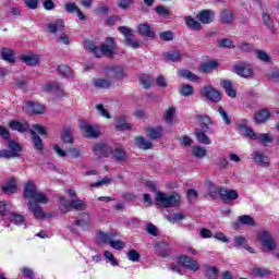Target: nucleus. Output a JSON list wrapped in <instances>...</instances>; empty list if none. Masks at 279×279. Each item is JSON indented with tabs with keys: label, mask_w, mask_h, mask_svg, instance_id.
<instances>
[{
	"label": "nucleus",
	"mask_w": 279,
	"mask_h": 279,
	"mask_svg": "<svg viewBox=\"0 0 279 279\" xmlns=\"http://www.w3.org/2000/svg\"><path fill=\"white\" fill-rule=\"evenodd\" d=\"M155 199L161 208H178L182 204V197L178 193L167 194L157 192Z\"/></svg>",
	"instance_id": "f257e3e1"
},
{
	"label": "nucleus",
	"mask_w": 279,
	"mask_h": 279,
	"mask_svg": "<svg viewBox=\"0 0 279 279\" xmlns=\"http://www.w3.org/2000/svg\"><path fill=\"white\" fill-rule=\"evenodd\" d=\"M24 199L29 202H37L38 204H49V198L36 187L34 181H28L24 186Z\"/></svg>",
	"instance_id": "f03ea898"
},
{
	"label": "nucleus",
	"mask_w": 279,
	"mask_h": 279,
	"mask_svg": "<svg viewBox=\"0 0 279 279\" xmlns=\"http://www.w3.org/2000/svg\"><path fill=\"white\" fill-rule=\"evenodd\" d=\"M206 186H208L210 193H217L220 195L222 202L228 204V202H234V199H239V192L236 190H228L226 187H217L213 181H207Z\"/></svg>",
	"instance_id": "7ed1b4c3"
},
{
	"label": "nucleus",
	"mask_w": 279,
	"mask_h": 279,
	"mask_svg": "<svg viewBox=\"0 0 279 279\" xmlns=\"http://www.w3.org/2000/svg\"><path fill=\"white\" fill-rule=\"evenodd\" d=\"M117 52V40L114 37H107L105 41L100 45L99 50H97V58H114V53Z\"/></svg>",
	"instance_id": "20e7f679"
},
{
	"label": "nucleus",
	"mask_w": 279,
	"mask_h": 279,
	"mask_svg": "<svg viewBox=\"0 0 279 279\" xmlns=\"http://www.w3.org/2000/svg\"><path fill=\"white\" fill-rule=\"evenodd\" d=\"M61 213H71V210H85L86 203L82 199L66 201L64 196L59 197Z\"/></svg>",
	"instance_id": "39448f33"
},
{
	"label": "nucleus",
	"mask_w": 279,
	"mask_h": 279,
	"mask_svg": "<svg viewBox=\"0 0 279 279\" xmlns=\"http://www.w3.org/2000/svg\"><path fill=\"white\" fill-rule=\"evenodd\" d=\"M78 128L85 138H99V135L101 134L99 125L93 124L86 120H81Z\"/></svg>",
	"instance_id": "423d86ee"
},
{
	"label": "nucleus",
	"mask_w": 279,
	"mask_h": 279,
	"mask_svg": "<svg viewBox=\"0 0 279 279\" xmlns=\"http://www.w3.org/2000/svg\"><path fill=\"white\" fill-rule=\"evenodd\" d=\"M201 95L205 97V99H208V101H214V104L221 101V94L210 85L201 88Z\"/></svg>",
	"instance_id": "0eeeda50"
},
{
	"label": "nucleus",
	"mask_w": 279,
	"mask_h": 279,
	"mask_svg": "<svg viewBox=\"0 0 279 279\" xmlns=\"http://www.w3.org/2000/svg\"><path fill=\"white\" fill-rule=\"evenodd\" d=\"M106 73L109 77L123 80L125 77V68L123 65H111L106 69Z\"/></svg>",
	"instance_id": "6e6552de"
},
{
	"label": "nucleus",
	"mask_w": 279,
	"mask_h": 279,
	"mask_svg": "<svg viewBox=\"0 0 279 279\" xmlns=\"http://www.w3.org/2000/svg\"><path fill=\"white\" fill-rule=\"evenodd\" d=\"M252 157V160H254V162L256 165H258V167H264L265 169L269 168V156L258 151V150H255L253 151V154L251 155Z\"/></svg>",
	"instance_id": "1a4fd4ad"
},
{
	"label": "nucleus",
	"mask_w": 279,
	"mask_h": 279,
	"mask_svg": "<svg viewBox=\"0 0 279 279\" xmlns=\"http://www.w3.org/2000/svg\"><path fill=\"white\" fill-rule=\"evenodd\" d=\"M179 263H182L183 267H185V269H190L191 271H199V264H197V260L186 256V255H182L179 258Z\"/></svg>",
	"instance_id": "9d476101"
},
{
	"label": "nucleus",
	"mask_w": 279,
	"mask_h": 279,
	"mask_svg": "<svg viewBox=\"0 0 279 279\" xmlns=\"http://www.w3.org/2000/svg\"><path fill=\"white\" fill-rule=\"evenodd\" d=\"M31 213H33L35 219H45L47 215L43 213V207L38 204V202L34 201H28L27 204Z\"/></svg>",
	"instance_id": "9b49d317"
},
{
	"label": "nucleus",
	"mask_w": 279,
	"mask_h": 279,
	"mask_svg": "<svg viewBox=\"0 0 279 279\" xmlns=\"http://www.w3.org/2000/svg\"><path fill=\"white\" fill-rule=\"evenodd\" d=\"M269 119H271V113L267 109H262L254 113L256 125H263V123H267Z\"/></svg>",
	"instance_id": "f8f14e48"
},
{
	"label": "nucleus",
	"mask_w": 279,
	"mask_h": 279,
	"mask_svg": "<svg viewBox=\"0 0 279 279\" xmlns=\"http://www.w3.org/2000/svg\"><path fill=\"white\" fill-rule=\"evenodd\" d=\"M258 239L264 247H267V250H274L276 247V242H274V238H271V234L269 232H262L258 235Z\"/></svg>",
	"instance_id": "ddd939ff"
},
{
	"label": "nucleus",
	"mask_w": 279,
	"mask_h": 279,
	"mask_svg": "<svg viewBox=\"0 0 279 279\" xmlns=\"http://www.w3.org/2000/svg\"><path fill=\"white\" fill-rule=\"evenodd\" d=\"M24 110L25 112H28V114H43L45 112V107L37 102L29 101L26 102Z\"/></svg>",
	"instance_id": "4468645a"
},
{
	"label": "nucleus",
	"mask_w": 279,
	"mask_h": 279,
	"mask_svg": "<svg viewBox=\"0 0 279 279\" xmlns=\"http://www.w3.org/2000/svg\"><path fill=\"white\" fill-rule=\"evenodd\" d=\"M215 19V13L210 10H203L197 14V20L199 23H203V25H209V23H213Z\"/></svg>",
	"instance_id": "2eb2a0df"
},
{
	"label": "nucleus",
	"mask_w": 279,
	"mask_h": 279,
	"mask_svg": "<svg viewBox=\"0 0 279 279\" xmlns=\"http://www.w3.org/2000/svg\"><path fill=\"white\" fill-rule=\"evenodd\" d=\"M10 130H13L15 132H20L21 134L27 132L29 130V123L27 122H20L16 120H12L8 123Z\"/></svg>",
	"instance_id": "dca6fc26"
},
{
	"label": "nucleus",
	"mask_w": 279,
	"mask_h": 279,
	"mask_svg": "<svg viewBox=\"0 0 279 279\" xmlns=\"http://www.w3.org/2000/svg\"><path fill=\"white\" fill-rule=\"evenodd\" d=\"M220 23H222V25H232V23H234V12L223 9L220 12Z\"/></svg>",
	"instance_id": "f3484780"
},
{
	"label": "nucleus",
	"mask_w": 279,
	"mask_h": 279,
	"mask_svg": "<svg viewBox=\"0 0 279 279\" xmlns=\"http://www.w3.org/2000/svg\"><path fill=\"white\" fill-rule=\"evenodd\" d=\"M45 90L46 93H54V95H57V97H64V88H62V84L60 83H51V84H47L45 86Z\"/></svg>",
	"instance_id": "a211bd4d"
},
{
	"label": "nucleus",
	"mask_w": 279,
	"mask_h": 279,
	"mask_svg": "<svg viewBox=\"0 0 279 279\" xmlns=\"http://www.w3.org/2000/svg\"><path fill=\"white\" fill-rule=\"evenodd\" d=\"M137 32L141 34V36H146V38H156V33L147 23L140 24L137 26Z\"/></svg>",
	"instance_id": "6ab92c4d"
},
{
	"label": "nucleus",
	"mask_w": 279,
	"mask_h": 279,
	"mask_svg": "<svg viewBox=\"0 0 279 279\" xmlns=\"http://www.w3.org/2000/svg\"><path fill=\"white\" fill-rule=\"evenodd\" d=\"M238 130L241 136H246V138H251V141H256V132L245 124H238Z\"/></svg>",
	"instance_id": "aec40b11"
},
{
	"label": "nucleus",
	"mask_w": 279,
	"mask_h": 279,
	"mask_svg": "<svg viewBox=\"0 0 279 279\" xmlns=\"http://www.w3.org/2000/svg\"><path fill=\"white\" fill-rule=\"evenodd\" d=\"M20 60L27 64L28 66H38V62H40V57L38 54H22Z\"/></svg>",
	"instance_id": "412c9836"
},
{
	"label": "nucleus",
	"mask_w": 279,
	"mask_h": 279,
	"mask_svg": "<svg viewBox=\"0 0 279 279\" xmlns=\"http://www.w3.org/2000/svg\"><path fill=\"white\" fill-rule=\"evenodd\" d=\"M17 190L16 179L12 178L10 179L3 186H2V193L5 195H14Z\"/></svg>",
	"instance_id": "4be33fe9"
},
{
	"label": "nucleus",
	"mask_w": 279,
	"mask_h": 279,
	"mask_svg": "<svg viewBox=\"0 0 279 279\" xmlns=\"http://www.w3.org/2000/svg\"><path fill=\"white\" fill-rule=\"evenodd\" d=\"M117 236V233L116 232H109V233H106V232H97L96 234V241L97 243H110L111 239H114Z\"/></svg>",
	"instance_id": "5701e85b"
},
{
	"label": "nucleus",
	"mask_w": 279,
	"mask_h": 279,
	"mask_svg": "<svg viewBox=\"0 0 279 279\" xmlns=\"http://www.w3.org/2000/svg\"><path fill=\"white\" fill-rule=\"evenodd\" d=\"M0 53L2 60H4L5 62H10V64H14V62H16V58L14 57V50L10 48H2Z\"/></svg>",
	"instance_id": "b1692460"
},
{
	"label": "nucleus",
	"mask_w": 279,
	"mask_h": 279,
	"mask_svg": "<svg viewBox=\"0 0 279 279\" xmlns=\"http://www.w3.org/2000/svg\"><path fill=\"white\" fill-rule=\"evenodd\" d=\"M198 125H201V130H210V125H213V120L208 116H196L195 117Z\"/></svg>",
	"instance_id": "393cba45"
},
{
	"label": "nucleus",
	"mask_w": 279,
	"mask_h": 279,
	"mask_svg": "<svg viewBox=\"0 0 279 279\" xmlns=\"http://www.w3.org/2000/svg\"><path fill=\"white\" fill-rule=\"evenodd\" d=\"M93 86H95V88L108 89L112 86V81L97 77L93 80Z\"/></svg>",
	"instance_id": "a878e982"
},
{
	"label": "nucleus",
	"mask_w": 279,
	"mask_h": 279,
	"mask_svg": "<svg viewBox=\"0 0 279 279\" xmlns=\"http://www.w3.org/2000/svg\"><path fill=\"white\" fill-rule=\"evenodd\" d=\"M135 146L138 147V149L147 150V149H151V147H154V144L149 140H146L145 137L140 136V137H135Z\"/></svg>",
	"instance_id": "bb28decb"
},
{
	"label": "nucleus",
	"mask_w": 279,
	"mask_h": 279,
	"mask_svg": "<svg viewBox=\"0 0 279 279\" xmlns=\"http://www.w3.org/2000/svg\"><path fill=\"white\" fill-rule=\"evenodd\" d=\"M234 73H236L238 75H240V77H252L253 72L250 68L245 66V64L243 65H234Z\"/></svg>",
	"instance_id": "cd10ccee"
},
{
	"label": "nucleus",
	"mask_w": 279,
	"mask_h": 279,
	"mask_svg": "<svg viewBox=\"0 0 279 279\" xmlns=\"http://www.w3.org/2000/svg\"><path fill=\"white\" fill-rule=\"evenodd\" d=\"M220 85L222 86V88L227 93L228 97H231L232 99H234L236 97V89H234V87H232V82L221 81Z\"/></svg>",
	"instance_id": "c85d7f7f"
},
{
	"label": "nucleus",
	"mask_w": 279,
	"mask_h": 279,
	"mask_svg": "<svg viewBox=\"0 0 279 279\" xmlns=\"http://www.w3.org/2000/svg\"><path fill=\"white\" fill-rule=\"evenodd\" d=\"M195 136H196V140L199 143H202L203 145H210V143H211L210 137H208V135H206V131H204L202 129L195 130Z\"/></svg>",
	"instance_id": "c756f323"
},
{
	"label": "nucleus",
	"mask_w": 279,
	"mask_h": 279,
	"mask_svg": "<svg viewBox=\"0 0 279 279\" xmlns=\"http://www.w3.org/2000/svg\"><path fill=\"white\" fill-rule=\"evenodd\" d=\"M112 156L117 162H125L128 158V154L125 153V149H123L122 147H117L112 151Z\"/></svg>",
	"instance_id": "7c9ffc66"
},
{
	"label": "nucleus",
	"mask_w": 279,
	"mask_h": 279,
	"mask_svg": "<svg viewBox=\"0 0 279 279\" xmlns=\"http://www.w3.org/2000/svg\"><path fill=\"white\" fill-rule=\"evenodd\" d=\"M108 145L106 144H96L94 145V153L98 156V158H106L108 156Z\"/></svg>",
	"instance_id": "2f4dec72"
},
{
	"label": "nucleus",
	"mask_w": 279,
	"mask_h": 279,
	"mask_svg": "<svg viewBox=\"0 0 279 279\" xmlns=\"http://www.w3.org/2000/svg\"><path fill=\"white\" fill-rule=\"evenodd\" d=\"M64 29V20H57L48 24V31L50 34H56V32H62Z\"/></svg>",
	"instance_id": "473e14b6"
},
{
	"label": "nucleus",
	"mask_w": 279,
	"mask_h": 279,
	"mask_svg": "<svg viewBox=\"0 0 279 279\" xmlns=\"http://www.w3.org/2000/svg\"><path fill=\"white\" fill-rule=\"evenodd\" d=\"M61 140L63 143L72 144L73 143V129L71 126H64L61 134Z\"/></svg>",
	"instance_id": "72a5a7b5"
},
{
	"label": "nucleus",
	"mask_w": 279,
	"mask_h": 279,
	"mask_svg": "<svg viewBox=\"0 0 279 279\" xmlns=\"http://www.w3.org/2000/svg\"><path fill=\"white\" fill-rule=\"evenodd\" d=\"M179 75L184 80H190V82H202V78L199 76L193 74V72L189 70H180Z\"/></svg>",
	"instance_id": "f704fd0d"
},
{
	"label": "nucleus",
	"mask_w": 279,
	"mask_h": 279,
	"mask_svg": "<svg viewBox=\"0 0 279 279\" xmlns=\"http://www.w3.org/2000/svg\"><path fill=\"white\" fill-rule=\"evenodd\" d=\"M184 21H185V25L190 29H194V32H199V29H202V24L195 21V19H193L192 16H185Z\"/></svg>",
	"instance_id": "c9c22d12"
},
{
	"label": "nucleus",
	"mask_w": 279,
	"mask_h": 279,
	"mask_svg": "<svg viewBox=\"0 0 279 279\" xmlns=\"http://www.w3.org/2000/svg\"><path fill=\"white\" fill-rule=\"evenodd\" d=\"M252 274L255 276V278H267V276H271V270L267 268L254 267L252 269Z\"/></svg>",
	"instance_id": "e433bc0d"
},
{
	"label": "nucleus",
	"mask_w": 279,
	"mask_h": 279,
	"mask_svg": "<svg viewBox=\"0 0 279 279\" xmlns=\"http://www.w3.org/2000/svg\"><path fill=\"white\" fill-rule=\"evenodd\" d=\"M116 130L118 132H125L126 130H132V125L125 122V117H120L117 121Z\"/></svg>",
	"instance_id": "4c0bfd02"
},
{
	"label": "nucleus",
	"mask_w": 279,
	"mask_h": 279,
	"mask_svg": "<svg viewBox=\"0 0 279 279\" xmlns=\"http://www.w3.org/2000/svg\"><path fill=\"white\" fill-rule=\"evenodd\" d=\"M29 132L32 134V141L35 149L43 151V140L34 130H29Z\"/></svg>",
	"instance_id": "58836bf2"
},
{
	"label": "nucleus",
	"mask_w": 279,
	"mask_h": 279,
	"mask_svg": "<svg viewBox=\"0 0 279 279\" xmlns=\"http://www.w3.org/2000/svg\"><path fill=\"white\" fill-rule=\"evenodd\" d=\"M256 141H259L262 145H265V147H267L269 143H274V137H271V135L268 133H259L256 134Z\"/></svg>",
	"instance_id": "ea45409f"
},
{
	"label": "nucleus",
	"mask_w": 279,
	"mask_h": 279,
	"mask_svg": "<svg viewBox=\"0 0 279 279\" xmlns=\"http://www.w3.org/2000/svg\"><path fill=\"white\" fill-rule=\"evenodd\" d=\"M238 221L242 225V226H250V227H256V221L254 220V218H252V216L250 215H242L238 218Z\"/></svg>",
	"instance_id": "a19ab883"
},
{
	"label": "nucleus",
	"mask_w": 279,
	"mask_h": 279,
	"mask_svg": "<svg viewBox=\"0 0 279 279\" xmlns=\"http://www.w3.org/2000/svg\"><path fill=\"white\" fill-rule=\"evenodd\" d=\"M146 133L148 134L149 138H151V141H156V138H160V136H162V128H148L146 129Z\"/></svg>",
	"instance_id": "79ce46f5"
},
{
	"label": "nucleus",
	"mask_w": 279,
	"mask_h": 279,
	"mask_svg": "<svg viewBox=\"0 0 279 279\" xmlns=\"http://www.w3.org/2000/svg\"><path fill=\"white\" fill-rule=\"evenodd\" d=\"M192 154L195 156V158H206L208 151L202 146H193Z\"/></svg>",
	"instance_id": "37998d69"
},
{
	"label": "nucleus",
	"mask_w": 279,
	"mask_h": 279,
	"mask_svg": "<svg viewBox=\"0 0 279 279\" xmlns=\"http://www.w3.org/2000/svg\"><path fill=\"white\" fill-rule=\"evenodd\" d=\"M11 223H14L15 226H23L25 223V217L21 214L13 213L9 217Z\"/></svg>",
	"instance_id": "c03bdc74"
},
{
	"label": "nucleus",
	"mask_w": 279,
	"mask_h": 279,
	"mask_svg": "<svg viewBox=\"0 0 279 279\" xmlns=\"http://www.w3.org/2000/svg\"><path fill=\"white\" fill-rule=\"evenodd\" d=\"M75 226H80L81 228H86L90 223V216L88 214H82L81 219L74 221Z\"/></svg>",
	"instance_id": "a18cd8bd"
},
{
	"label": "nucleus",
	"mask_w": 279,
	"mask_h": 279,
	"mask_svg": "<svg viewBox=\"0 0 279 279\" xmlns=\"http://www.w3.org/2000/svg\"><path fill=\"white\" fill-rule=\"evenodd\" d=\"M84 47L86 51H89V53H93L95 58H97V51H99V47L95 46V41L86 40Z\"/></svg>",
	"instance_id": "49530a36"
},
{
	"label": "nucleus",
	"mask_w": 279,
	"mask_h": 279,
	"mask_svg": "<svg viewBox=\"0 0 279 279\" xmlns=\"http://www.w3.org/2000/svg\"><path fill=\"white\" fill-rule=\"evenodd\" d=\"M179 93L180 95H182V97H191V95H193L195 90L191 85H183L179 88Z\"/></svg>",
	"instance_id": "de8ad7c7"
},
{
	"label": "nucleus",
	"mask_w": 279,
	"mask_h": 279,
	"mask_svg": "<svg viewBox=\"0 0 279 279\" xmlns=\"http://www.w3.org/2000/svg\"><path fill=\"white\" fill-rule=\"evenodd\" d=\"M173 117H175V108L174 107H170L168 110H166L163 119L166 121V123H173Z\"/></svg>",
	"instance_id": "09e8293b"
},
{
	"label": "nucleus",
	"mask_w": 279,
	"mask_h": 279,
	"mask_svg": "<svg viewBox=\"0 0 279 279\" xmlns=\"http://www.w3.org/2000/svg\"><path fill=\"white\" fill-rule=\"evenodd\" d=\"M245 245H247V240L245 236L235 235L233 238V247H245Z\"/></svg>",
	"instance_id": "8fccbe9b"
},
{
	"label": "nucleus",
	"mask_w": 279,
	"mask_h": 279,
	"mask_svg": "<svg viewBox=\"0 0 279 279\" xmlns=\"http://www.w3.org/2000/svg\"><path fill=\"white\" fill-rule=\"evenodd\" d=\"M9 150H11V154L16 158L21 151V145L14 141H10L8 145Z\"/></svg>",
	"instance_id": "3c124183"
},
{
	"label": "nucleus",
	"mask_w": 279,
	"mask_h": 279,
	"mask_svg": "<svg viewBox=\"0 0 279 279\" xmlns=\"http://www.w3.org/2000/svg\"><path fill=\"white\" fill-rule=\"evenodd\" d=\"M218 65L219 63H217V61H209L201 66V71H203V73H208L213 71V69H217Z\"/></svg>",
	"instance_id": "603ef678"
},
{
	"label": "nucleus",
	"mask_w": 279,
	"mask_h": 279,
	"mask_svg": "<svg viewBox=\"0 0 279 279\" xmlns=\"http://www.w3.org/2000/svg\"><path fill=\"white\" fill-rule=\"evenodd\" d=\"M126 256L132 263H138L141 260V253L136 250L129 251Z\"/></svg>",
	"instance_id": "864d4df0"
},
{
	"label": "nucleus",
	"mask_w": 279,
	"mask_h": 279,
	"mask_svg": "<svg viewBox=\"0 0 279 279\" xmlns=\"http://www.w3.org/2000/svg\"><path fill=\"white\" fill-rule=\"evenodd\" d=\"M104 256H105L107 263H110V265H112V267L119 266V260H117L114 258V255L111 252L105 251Z\"/></svg>",
	"instance_id": "5fc2aeb1"
},
{
	"label": "nucleus",
	"mask_w": 279,
	"mask_h": 279,
	"mask_svg": "<svg viewBox=\"0 0 279 279\" xmlns=\"http://www.w3.org/2000/svg\"><path fill=\"white\" fill-rule=\"evenodd\" d=\"M181 58L182 54L180 51H170L166 53V60H170L171 62H178Z\"/></svg>",
	"instance_id": "6e6d98bb"
},
{
	"label": "nucleus",
	"mask_w": 279,
	"mask_h": 279,
	"mask_svg": "<svg viewBox=\"0 0 279 279\" xmlns=\"http://www.w3.org/2000/svg\"><path fill=\"white\" fill-rule=\"evenodd\" d=\"M255 54L258 58V60H262V62H271V57H269V54L266 53L265 50H256Z\"/></svg>",
	"instance_id": "4d7b16f0"
},
{
	"label": "nucleus",
	"mask_w": 279,
	"mask_h": 279,
	"mask_svg": "<svg viewBox=\"0 0 279 279\" xmlns=\"http://www.w3.org/2000/svg\"><path fill=\"white\" fill-rule=\"evenodd\" d=\"M118 29L121 34L124 35L125 41L130 40L132 38V36H134V33H133L132 28H130V27L120 26Z\"/></svg>",
	"instance_id": "13d9d810"
},
{
	"label": "nucleus",
	"mask_w": 279,
	"mask_h": 279,
	"mask_svg": "<svg viewBox=\"0 0 279 279\" xmlns=\"http://www.w3.org/2000/svg\"><path fill=\"white\" fill-rule=\"evenodd\" d=\"M151 76L149 75H142L140 78V84H142V86L146 89L151 88Z\"/></svg>",
	"instance_id": "bf43d9fd"
},
{
	"label": "nucleus",
	"mask_w": 279,
	"mask_h": 279,
	"mask_svg": "<svg viewBox=\"0 0 279 279\" xmlns=\"http://www.w3.org/2000/svg\"><path fill=\"white\" fill-rule=\"evenodd\" d=\"M58 70L62 77H71V75H73V72L69 65H60Z\"/></svg>",
	"instance_id": "052dcab7"
},
{
	"label": "nucleus",
	"mask_w": 279,
	"mask_h": 279,
	"mask_svg": "<svg viewBox=\"0 0 279 279\" xmlns=\"http://www.w3.org/2000/svg\"><path fill=\"white\" fill-rule=\"evenodd\" d=\"M263 24L265 25V27H267L268 29H274V21L271 20V16H269V14L267 13H263Z\"/></svg>",
	"instance_id": "680f3d73"
},
{
	"label": "nucleus",
	"mask_w": 279,
	"mask_h": 279,
	"mask_svg": "<svg viewBox=\"0 0 279 279\" xmlns=\"http://www.w3.org/2000/svg\"><path fill=\"white\" fill-rule=\"evenodd\" d=\"M68 156L69 158H74V159L82 158V150L75 147H70L68 149Z\"/></svg>",
	"instance_id": "e2e57ef3"
},
{
	"label": "nucleus",
	"mask_w": 279,
	"mask_h": 279,
	"mask_svg": "<svg viewBox=\"0 0 279 279\" xmlns=\"http://www.w3.org/2000/svg\"><path fill=\"white\" fill-rule=\"evenodd\" d=\"M110 247H113V250H123L125 247V243L121 240H114L111 239L109 242Z\"/></svg>",
	"instance_id": "0e129e2a"
},
{
	"label": "nucleus",
	"mask_w": 279,
	"mask_h": 279,
	"mask_svg": "<svg viewBox=\"0 0 279 279\" xmlns=\"http://www.w3.org/2000/svg\"><path fill=\"white\" fill-rule=\"evenodd\" d=\"M217 274H219V269L217 267H207L206 276L208 279H217Z\"/></svg>",
	"instance_id": "69168bd1"
},
{
	"label": "nucleus",
	"mask_w": 279,
	"mask_h": 279,
	"mask_svg": "<svg viewBox=\"0 0 279 279\" xmlns=\"http://www.w3.org/2000/svg\"><path fill=\"white\" fill-rule=\"evenodd\" d=\"M160 40H165L166 43H169L170 40H173V32L166 31L159 34Z\"/></svg>",
	"instance_id": "338daca9"
},
{
	"label": "nucleus",
	"mask_w": 279,
	"mask_h": 279,
	"mask_svg": "<svg viewBox=\"0 0 279 279\" xmlns=\"http://www.w3.org/2000/svg\"><path fill=\"white\" fill-rule=\"evenodd\" d=\"M186 197L189 202L193 203L197 199V197H199V194L195 191V189H190L186 192Z\"/></svg>",
	"instance_id": "774afa93"
}]
</instances>
